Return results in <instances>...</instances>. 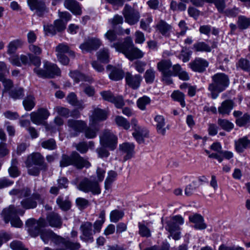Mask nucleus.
Masks as SVG:
<instances>
[{"label":"nucleus","mask_w":250,"mask_h":250,"mask_svg":"<svg viewBox=\"0 0 250 250\" xmlns=\"http://www.w3.org/2000/svg\"><path fill=\"white\" fill-rule=\"evenodd\" d=\"M211 79V83L208 84V90L210 92V97L214 100L229 86L230 80L229 76L223 72L214 74Z\"/></svg>","instance_id":"f257e3e1"},{"label":"nucleus","mask_w":250,"mask_h":250,"mask_svg":"<svg viewBox=\"0 0 250 250\" xmlns=\"http://www.w3.org/2000/svg\"><path fill=\"white\" fill-rule=\"evenodd\" d=\"M25 163L28 168H28V173L30 175L38 176L41 171L45 172L48 169V165L45 162L44 158L40 152H33L28 155Z\"/></svg>","instance_id":"f03ea898"},{"label":"nucleus","mask_w":250,"mask_h":250,"mask_svg":"<svg viewBox=\"0 0 250 250\" xmlns=\"http://www.w3.org/2000/svg\"><path fill=\"white\" fill-rule=\"evenodd\" d=\"M117 49L130 61L141 59L144 56V53L138 48L134 46L132 40L130 37L125 38L123 43H119Z\"/></svg>","instance_id":"7ed1b4c3"},{"label":"nucleus","mask_w":250,"mask_h":250,"mask_svg":"<svg viewBox=\"0 0 250 250\" xmlns=\"http://www.w3.org/2000/svg\"><path fill=\"white\" fill-rule=\"evenodd\" d=\"M33 72L39 77L43 79H53L61 75V70L58 66L48 61L44 62L43 69L34 68Z\"/></svg>","instance_id":"20e7f679"},{"label":"nucleus","mask_w":250,"mask_h":250,"mask_svg":"<svg viewBox=\"0 0 250 250\" xmlns=\"http://www.w3.org/2000/svg\"><path fill=\"white\" fill-rule=\"evenodd\" d=\"M24 211L21 209H16L13 205H10L8 208H4L2 212V215L6 223L10 221L11 225L17 228H20L22 223L18 214L22 215Z\"/></svg>","instance_id":"39448f33"},{"label":"nucleus","mask_w":250,"mask_h":250,"mask_svg":"<svg viewBox=\"0 0 250 250\" xmlns=\"http://www.w3.org/2000/svg\"><path fill=\"white\" fill-rule=\"evenodd\" d=\"M210 149L216 151V153H211L208 155V157L216 160L219 163H222L225 159L229 160L234 156L232 152L222 150V145L218 142L213 143L210 146Z\"/></svg>","instance_id":"423d86ee"},{"label":"nucleus","mask_w":250,"mask_h":250,"mask_svg":"<svg viewBox=\"0 0 250 250\" xmlns=\"http://www.w3.org/2000/svg\"><path fill=\"white\" fill-rule=\"evenodd\" d=\"M184 223L183 218L180 215H176L171 217L169 220L166 221L167 225L165 229L169 231L172 238L177 240L180 238V225Z\"/></svg>","instance_id":"0eeeda50"},{"label":"nucleus","mask_w":250,"mask_h":250,"mask_svg":"<svg viewBox=\"0 0 250 250\" xmlns=\"http://www.w3.org/2000/svg\"><path fill=\"white\" fill-rule=\"evenodd\" d=\"M25 225L30 235L36 237L40 234L42 229V228L46 227L47 223L45 219L42 218L38 220L30 218L26 221Z\"/></svg>","instance_id":"6e6552de"},{"label":"nucleus","mask_w":250,"mask_h":250,"mask_svg":"<svg viewBox=\"0 0 250 250\" xmlns=\"http://www.w3.org/2000/svg\"><path fill=\"white\" fill-rule=\"evenodd\" d=\"M102 146L107 147L109 150L114 151L117 147L118 137L109 130L104 131L100 137Z\"/></svg>","instance_id":"1a4fd4ad"},{"label":"nucleus","mask_w":250,"mask_h":250,"mask_svg":"<svg viewBox=\"0 0 250 250\" xmlns=\"http://www.w3.org/2000/svg\"><path fill=\"white\" fill-rule=\"evenodd\" d=\"M69 166H73L78 169H82L84 167L89 168L90 163L82 157L76 151H73L69 155Z\"/></svg>","instance_id":"9d476101"},{"label":"nucleus","mask_w":250,"mask_h":250,"mask_svg":"<svg viewBox=\"0 0 250 250\" xmlns=\"http://www.w3.org/2000/svg\"><path fill=\"white\" fill-rule=\"evenodd\" d=\"M27 3L30 10L35 11L39 17H42L48 11L45 0H27Z\"/></svg>","instance_id":"9b49d317"},{"label":"nucleus","mask_w":250,"mask_h":250,"mask_svg":"<svg viewBox=\"0 0 250 250\" xmlns=\"http://www.w3.org/2000/svg\"><path fill=\"white\" fill-rule=\"evenodd\" d=\"M100 94L104 101L113 104L118 109H121L125 105L122 96L115 97L110 90H103Z\"/></svg>","instance_id":"f8f14e48"},{"label":"nucleus","mask_w":250,"mask_h":250,"mask_svg":"<svg viewBox=\"0 0 250 250\" xmlns=\"http://www.w3.org/2000/svg\"><path fill=\"white\" fill-rule=\"evenodd\" d=\"M101 45L102 42L99 39L92 37H88L87 40L81 43L79 48L83 52L85 51L88 53L97 50Z\"/></svg>","instance_id":"ddd939ff"},{"label":"nucleus","mask_w":250,"mask_h":250,"mask_svg":"<svg viewBox=\"0 0 250 250\" xmlns=\"http://www.w3.org/2000/svg\"><path fill=\"white\" fill-rule=\"evenodd\" d=\"M92 224L90 222H83L80 228L82 232L80 239L85 242L92 243L94 241L93 235L95 233L92 229Z\"/></svg>","instance_id":"4468645a"},{"label":"nucleus","mask_w":250,"mask_h":250,"mask_svg":"<svg viewBox=\"0 0 250 250\" xmlns=\"http://www.w3.org/2000/svg\"><path fill=\"white\" fill-rule=\"evenodd\" d=\"M123 15L125 21L130 25H133L136 23L139 20L140 14L138 12H135L130 6L126 5L125 6Z\"/></svg>","instance_id":"2eb2a0df"},{"label":"nucleus","mask_w":250,"mask_h":250,"mask_svg":"<svg viewBox=\"0 0 250 250\" xmlns=\"http://www.w3.org/2000/svg\"><path fill=\"white\" fill-rule=\"evenodd\" d=\"M135 145L133 143L125 142L119 145V150L123 154H125L124 156L125 161L131 159L134 156Z\"/></svg>","instance_id":"dca6fc26"},{"label":"nucleus","mask_w":250,"mask_h":250,"mask_svg":"<svg viewBox=\"0 0 250 250\" xmlns=\"http://www.w3.org/2000/svg\"><path fill=\"white\" fill-rule=\"evenodd\" d=\"M106 70L110 71L108 77L112 81H119L122 80L125 76L124 71L119 67L108 64L106 66Z\"/></svg>","instance_id":"f3484780"},{"label":"nucleus","mask_w":250,"mask_h":250,"mask_svg":"<svg viewBox=\"0 0 250 250\" xmlns=\"http://www.w3.org/2000/svg\"><path fill=\"white\" fill-rule=\"evenodd\" d=\"M149 131L144 127L138 126L134 129L132 136L138 144L145 143V138L149 137Z\"/></svg>","instance_id":"a211bd4d"},{"label":"nucleus","mask_w":250,"mask_h":250,"mask_svg":"<svg viewBox=\"0 0 250 250\" xmlns=\"http://www.w3.org/2000/svg\"><path fill=\"white\" fill-rule=\"evenodd\" d=\"M69 76L73 80L75 83H79L80 82L92 83L93 79L91 76L87 75L79 70H70Z\"/></svg>","instance_id":"6ab92c4d"},{"label":"nucleus","mask_w":250,"mask_h":250,"mask_svg":"<svg viewBox=\"0 0 250 250\" xmlns=\"http://www.w3.org/2000/svg\"><path fill=\"white\" fill-rule=\"evenodd\" d=\"M208 64L209 63L206 60L201 58H197L189 63V67L194 72L203 73L208 66Z\"/></svg>","instance_id":"aec40b11"},{"label":"nucleus","mask_w":250,"mask_h":250,"mask_svg":"<svg viewBox=\"0 0 250 250\" xmlns=\"http://www.w3.org/2000/svg\"><path fill=\"white\" fill-rule=\"evenodd\" d=\"M142 80V77L139 74L133 76L129 72L125 73V83L133 89H137L140 87Z\"/></svg>","instance_id":"412c9836"},{"label":"nucleus","mask_w":250,"mask_h":250,"mask_svg":"<svg viewBox=\"0 0 250 250\" xmlns=\"http://www.w3.org/2000/svg\"><path fill=\"white\" fill-rule=\"evenodd\" d=\"M107 118V113L103 109L97 107L93 111L91 117L93 124L97 125L99 122L104 121Z\"/></svg>","instance_id":"4be33fe9"},{"label":"nucleus","mask_w":250,"mask_h":250,"mask_svg":"<svg viewBox=\"0 0 250 250\" xmlns=\"http://www.w3.org/2000/svg\"><path fill=\"white\" fill-rule=\"evenodd\" d=\"M250 148V140L247 136L240 138L234 141V149L238 153H243L245 149Z\"/></svg>","instance_id":"5701e85b"},{"label":"nucleus","mask_w":250,"mask_h":250,"mask_svg":"<svg viewBox=\"0 0 250 250\" xmlns=\"http://www.w3.org/2000/svg\"><path fill=\"white\" fill-rule=\"evenodd\" d=\"M172 70H168L165 74V77L167 78L165 84L167 85L173 84V81L171 77L172 76L177 77L183 69L181 65L179 63L174 64L173 66L172 65Z\"/></svg>","instance_id":"b1692460"},{"label":"nucleus","mask_w":250,"mask_h":250,"mask_svg":"<svg viewBox=\"0 0 250 250\" xmlns=\"http://www.w3.org/2000/svg\"><path fill=\"white\" fill-rule=\"evenodd\" d=\"M172 67V62L169 59H163L157 63V68L162 73V82L164 83L166 82L167 78L165 77V74Z\"/></svg>","instance_id":"393cba45"},{"label":"nucleus","mask_w":250,"mask_h":250,"mask_svg":"<svg viewBox=\"0 0 250 250\" xmlns=\"http://www.w3.org/2000/svg\"><path fill=\"white\" fill-rule=\"evenodd\" d=\"M64 6L75 15H80L82 14L79 2L76 0H65Z\"/></svg>","instance_id":"a878e982"},{"label":"nucleus","mask_w":250,"mask_h":250,"mask_svg":"<svg viewBox=\"0 0 250 250\" xmlns=\"http://www.w3.org/2000/svg\"><path fill=\"white\" fill-rule=\"evenodd\" d=\"M234 102L230 99H227L223 101L221 105L218 107V112L222 115H229L233 108Z\"/></svg>","instance_id":"bb28decb"},{"label":"nucleus","mask_w":250,"mask_h":250,"mask_svg":"<svg viewBox=\"0 0 250 250\" xmlns=\"http://www.w3.org/2000/svg\"><path fill=\"white\" fill-rule=\"evenodd\" d=\"M68 125L77 133H83L86 127V123L83 120L69 119Z\"/></svg>","instance_id":"cd10ccee"},{"label":"nucleus","mask_w":250,"mask_h":250,"mask_svg":"<svg viewBox=\"0 0 250 250\" xmlns=\"http://www.w3.org/2000/svg\"><path fill=\"white\" fill-rule=\"evenodd\" d=\"M189 221L194 224V228L197 229H204L207 228V225L204 223L202 216L199 214H194L189 216Z\"/></svg>","instance_id":"c85d7f7f"},{"label":"nucleus","mask_w":250,"mask_h":250,"mask_svg":"<svg viewBox=\"0 0 250 250\" xmlns=\"http://www.w3.org/2000/svg\"><path fill=\"white\" fill-rule=\"evenodd\" d=\"M47 221L49 226L56 228H61L62 221L61 217L55 212H51L46 217Z\"/></svg>","instance_id":"c756f323"},{"label":"nucleus","mask_w":250,"mask_h":250,"mask_svg":"<svg viewBox=\"0 0 250 250\" xmlns=\"http://www.w3.org/2000/svg\"><path fill=\"white\" fill-rule=\"evenodd\" d=\"M33 199L37 200L39 201L42 200L40 194L38 193H33L31 198H27L21 202V204L22 207L25 209L33 208H36L37 204L36 201L33 200Z\"/></svg>","instance_id":"7c9ffc66"},{"label":"nucleus","mask_w":250,"mask_h":250,"mask_svg":"<svg viewBox=\"0 0 250 250\" xmlns=\"http://www.w3.org/2000/svg\"><path fill=\"white\" fill-rule=\"evenodd\" d=\"M156 28L163 36L168 37L169 35V32L171 29V26L166 21L161 20L156 24Z\"/></svg>","instance_id":"2f4dec72"},{"label":"nucleus","mask_w":250,"mask_h":250,"mask_svg":"<svg viewBox=\"0 0 250 250\" xmlns=\"http://www.w3.org/2000/svg\"><path fill=\"white\" fill-rule=\"evenodd\" d=\"M23 45V42L21 39H16L11 41L7 46V54L9 55L15 54L19 48H21Z\"/></svg>","instance_id":"473e14b6"},{"label":"nucleus","mask_w":250,"mask_h":250,"mask_svg":"<svg viewBox=\"0 0 250 250\" xmlns=\"http://www.w3.org/2000/svg\"><path fill=\"white\" fill-rule=\"evenodd\" d=\"M77 188H100V186L95 178L89 179L87 177H82L79 186Z\"/></svg>","instance_id":"72a5a7b5"},{"label":"nucleus","mask_w":250,"mask_h":250,"mask_svg":"<svg viewBox=\"0 0 250 250\" xmlns=\"http://www.w3.org/2000/svg\"><path fill=\"white\" fill-rule=\"evenodd\" d=\"M22 104L26 111H31L36 105V99L34 95H27L23 100Z\"/></svg>","instance_id":"f704fd0d"},{"label":"nucleus","mask_w":250,"mask_h":250,"mask_svg":"<svg viewBox=\"0 0 250 250\" xmlns=\"http://www.w3.org/2000/svg\"><path fill=\"white\" fill-rule=\"evenodd\" d=\"M99 128L97 126V125L92 123L89 127L87 126V125L86 126L83 133H84L86 138L90 139L96 137Z\"/></svg>","instance_id":"c9c22d12"},{"label":"nucleus","mask_w":250,"mask_h":250,"mask_svg":"<svg viewBox=\"0 0 250 250\" xmlns=\"http://www.w3.org/2000/svg\"><path fill=\"white\" fill-rule=\"evenodd\" d=\"M149 223L142 221L138 223L139 231L138 233L142 237H149L151 236V232L147 227Z\"/></svg>","instance_id":"e433bc0d"},{"label":"nucleus","mask_w":250,"mask_h":250,"mask_svg":"<svg viewBox=\"0 0 250 250\" xmlns=\"http://www.w3.org/2000/svg\"><path fill=\"white\" fill-rule=\"evenodd\" d=\"M154 121L157 122L156 129L158 133L165 135L166 129L164 128L165 125V119L162 115H156L154 118Z\"/></svg>","instance_id":"4c0bfd02"},{"label":"nucleus","mask_w":250,"mask_h":250,"mask_svg":"<svg viewBox=\"0 0 250 250\" xmlns=\"http://www.w3.org/2000/svg\"><path fill=\"white\" fill-rule=\"evenodd\" d=\"M171 97L174 101L180 103L182 107L186 106L185 95L179 90H174L171 95Z\"/></svg>","instance_id":"58836bf2"},{"label":"nucleus","mask_w":250,"mask_h":250,"mask_svg":"<svg viewBox=\"0 0 250 250\" xmlns=\"http://www.w3.org/2000/svg\"><path fill=\"white\" fill-rule=\"evenodd\" d=\"M191 49L195 52H210L211 47L204 42H198L195 43Z\"/></svg>","instance_id":"ea45409f"},{"label":"nucleus","mask_w":250,"mask_h":250,"mask_svg":"<svg viewBox=\"0 0 250 250\" xmlns=\"http://www.w3.org/2000/svg\"><path fill=\"white\" fill-rule=\"evenodd\" d=\"M115 123L118 127H121L125 130H128L130 127L129 122L125 117L117 115L115 118Z\"/></svg>","instance_id":"a19ab883"},{"label":"nucleus","mask_w":250,"mask_h":250,"mask_svg":"<svg viewBox=\"0 0 250 250\" xmlns=\"http://www.w3.org/2000/svg\"><path fill=\"white\" fill-rule=\"evenodd\" d=\"M55 233L51 229H42L40 235L42 240L45 244H47L49 240L52 241Z\"/></svg>","instance_id":"79ce46f5"},{"label":"nucleus","mask_w":250,"mask_h":250,"mask_svg":"<svg viewBox=\"0 0 250 250\" xmlns=\"http://www.w3.org/2000/svg\"><path fill=\"white\" fill-rule=\"evenodd\" d=\"M218 124L220 127L227 131L230 132L234 128V124L227 119H218Z\"/></svg>","instance_id":"37998d69"},{"label":"nucleus","mask_w":250,"mask_h":250,"mask_svg":"<svg viewBox=\"0 0 250 250\" xmlns=\"http://www.w3.org/2000/svg\"><path fill=\"white\" fill-rule=\"evenodd\" d=\"M18 164L17 159H13L11 166L8 168V173L11 177L16 178L21 174V171L19 170L16 165Z\"/></svg>","instance_id":"c03bdc74"},{"label":"nucleus","mask_w":250,"mask_h":250,"mask_svg":"<svg viewBox=\"0 0 250 250\" xmlns=\"http://www.w3.org/2000/svg\"><path fill=\"white\" fill-rule=\"evenodd\" d=\"M236 125L239 127H244L250 124V115L248 113H245L243 115L235 121Z\"/></svg>","instance_id":"a18cd8bd"},{"label":"nucleus","mask_w":250,"mask_h":250,"mask_svg":"<svg viewBox=\"0 0 250 250\" xmlns=\"http://www.w3.org/2000/svg\"><path fill=\"white\" fill-rule=\"evenodd\" d=\"M10 96L14 100L21 99L24 96V89L20 87L18 89L15 88L9 92Z\"/></svg>","instance_id":"49530a36"},{"label":"nucleus","mask_w":250,"mask_h":250,"mask_svg":"<svg viewBox=\"0 0 250 250\" xmlns=\"http://www.w3.org/2000/svg\"><path fill=\"white\" fill-rule=\"evenodd\" d=\"M10 194L17 195L20 198L26 197L31 194V191L29 188H14Z\"/></svg>","instance_id":"de8ad7c7"},{"label":"nucleus","mask_w":250,"mask_h":250,"mask_svg":"<svg viewBox=\"0 0 250 250\" xmlns=\"http://www.w3.org/2000/svg\"><path fill=\"white\" fill-rule=\"evenodd\" d=\"M237 24L240 29H246L250 26V18L244 16H240L238 17Z\"/></svg>","instance_id":"09e8293b"},{"label":"nucleus","mask_w":250,"mask_h":250,"mask_svg":"<svg viewBox=\"0 0 250 250\" xmlns=\"http://www.w3.org/2000/svg\"><path fill=\"white\" fill-rule=\"evenodd\" d=\"M151 102L150 98L147 96H143L139 98L136 102L138 107L141 110H145L146 109V106L149 104Z\"/></svg>","instance_id":"8fccbe9b"},{"label":"nucleus","mask_w":250,"mask_h":250,"mask_svg":"<svg viewBox=\"0 0 250 250\" xmlns=\"http://www.w3.org/2000/svg\"><path fill=\"white\" fill-rule=\"evenodd\" d=\"M117 173L114 170H110L107 173V176L104 181V188H110L112 184L116 180Z\"/></svg>","instance_id":"3c124183"},{"label":"nucleus","mask_w":250,"mask_h":250,"mask_svg":"<svg viewBox=\"0 0 250 250\" xmlns=\"http://www.w3.org/2000/svg\"><path fill=\"white\" fill-rule=\"evenodd\" d=\"M98 60L102 63H108L109 61V53L107 49H103L99 51L97 55Z\"/></svg>","instance_id":"603ef678"},{"label":"nucleus","mask_w":250,"mask_h":250,"mask_svg":"<svg viewBox=\"0 0 250 250\" xmlns=\"http://www.w3.org/2000/svg\"><path fill=\"white\" fill-rule=\"evenodd\" d=\"M56 202L59 207L64 211H67L71 208L70 201L68 199L63 200L61 196H59L57 198Z\"/></svg>","instance_id":"864d4df0"},{"label":"nucleus","mask_w":250,"mask_h":250,"mask_svg":"<svg viewBox=\"0 0 250 250\" xmlns=\"http://www.w3.org/2000/svg\"><path fill=\"white\" fill-rule=\"evenodd\" d=\"M236 66L248 72L250 68V62L247 59L241 58L236 63Z\"/></svg>","instance_id":"5fc2aeb1"},{"label":"nucleus","mask_w":250,"mask_h":250,"mask_svg":"<svg viewBox=\"0 0 250 250\" xmlns=\"http://www.w3.org/2000/svg\"><path fill=\"white\" fill-rule=\"evenodd\" d=\"M43 31L45 36H53L56 35L57 32L54 25L51 23L44 24L43 26Z\"/></svg>","instance_id":"6e6d98bb"},{"label":"nucleus","mask_w":250,"mask_h":250,"mask_svg":"<svg viewBox=\"0 0 250 250\" xmlns=\"http://www.w3.org/2000/svg\"><path fill=\"white\" fill-rule=\"evenodd\" d=\"M124 215L123 211L117 209L112 211L110 214V221L112 222L116 223L122 219Z\"/></svg>","instance_id":"4d7b16f0"},{"label":"nucleus","mask_w":250,"mask_h":250,"mask_svg":"<svg viewBox=\"0 0 250 250\" xmlns=\"http://www.w3.org/2000/svg\"><path fill=\"white\" fill-rule=\"evenodd\" d=\"M30 65L32 64L35 66V68H39L41 65L42 62L40 57L35 55L32 53H28Z\"/></svg>","instance_id":"13d9d810"},{"label":"nucleus","mask_w":250,"mask_h":250,"mask_svg":"<svg viewBox=\"0 0 250 250\" xmlns=\"http://www.w3.org/2000/svg\"><path fill=\"white\" fill-rule=\"evenodd\" d=\"M42 146L45 149L53 150L56 148L57 145L54 139H50L42 142Z\"/></svg>","instance_id":"bf43d9fd"},{"label":"nucleus","mask_w":250,"mask_h":250,"mask_svg":"<svg viewBox=\"0 0 250 250\" xmlns=\"http://www.w3.org/2000/svg\"><path fill=\"white\" fill-rule=\"evenodd\" d=\"M53 25L57 32L61 33L65 29L66 23L60 19H57L53 22Z\"/></svg>","instance_id":"052dcab7"},{"label":"nucleus","mask_w":250,"mask_h":250,"mask_svg":"<svg viewBox=\"0 0 250 250\" xmlns=\"http://www.w3.org/2000/svg\"><path fill=\"white\" fill-rule=\"evenodd\" d=\"M155 72L152 69L146 70L144 75L145 81L147 84L153 83L155 79Z\"/></svg>","instance_id":"680f3d73"},{"label":"nucleus","mask_w":250,"mask_h":250,"mask_svg":"<svg viewBox=\"0 0 250 250\" xmlns=\"http://www.w3.org/2000/svg\"><path fill=\"white\" fill-rule=\"evenodd\" d=\"M207 178L205 176L194 178L191 181V183L187 185L186 188H198L202 183L206 182Z\"/></svg>","instance_id":"e2e57ef3"},{"label":"nucleus","mask_w":250,"mask_h":250,"mask_svg":"<svg viewBox=\"0 0 250 250\" xmlns=\"http://www.w3.org/2000/svg\"><path fill=\"white\" fill-rule=\"evenodd\" d=\"M152 18L150 16L146 19V21L144 19H142L140 21V28L144 30L150 32V28H149V24L152 22Z\"/></svg>","instance_id":"0e129e2a"},{"label":"nucleus","mask_w":250,"mask_h":250,"mask_svg":"<svg viewBox=\"0 0 250 250\" xmlns=\"http://www.w3.org/2000/svg\"><path fill=\"white\" fill-rule=\"evenodd\" d=\"M30 119L33 124L37 125L42 124L43 122L38 112H32L30 114Z\"/></svg>","instance_id":"69168bd1"},{"label":"nucleus","mask_w":250,"mask_h":250,"mask_svg":"<svg viewBox=\"0 0 250 250\" xmlns=\"http://www.w3.org/2000/svg\"><path fill=\"white\" fill-rule=\"evenodd\" d=\"M64 247L69 250H78L81 248V245L79 242H73L67 239Z\"/></svg>","instance_id":"338daca9"},{"label":"nucleus","mask_w":250,"mask_h":250,"mask_svg":"<svg viewBox=\"0 0 250 250\" xmlns=\"http://www.w3.org/2000/svg\"><path fill=\"white\" fill-rule=\"evenodd\" d=\"M10 246V248L14 250H28L24 248L21 242L18 240L12 241Z\"/></svg>","instance_id":"774afa93"}]
</instances>
